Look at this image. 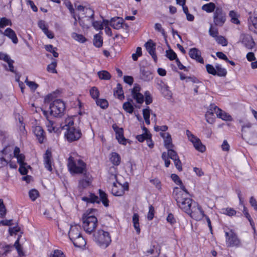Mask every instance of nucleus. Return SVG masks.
<instances>
[{
	"mask_svg": "<svg viewBox=\"0 0 257 257\" xmlns=\"http://www.w3.org/2000/svg\"><path fill=\"white\" fill-rule=\"evenodd\" d=\"M173 196L177 202L178 207L185 212L190 211V209L196 202L187 196V194L180 191L178 187H175Z\"/></svg>",
	"mask_w": 257,
	"mask_h": 257,
	"instance_id": "nucleus-1",
	"label": "nucleus"
},
{
	"mask_svg": "<svg viewBox=\"0 0 257 257\" xmlns=\"http://www.w3.org/2000/svg\"><path fill=\"white\" fill-rule=\"evenodd\" d=\"M93 240L102 248L107 247L111 242L109 233L102 229L98 230L93 233Z\"/></svg>",
	"mask_w": 257,
	"mask_h": 257,
	"instance_id": "nucleus-2",
	"label": "nucleus"
},
{
	"mask_svg": "<svg viewBox=\"0 0 257 257\" xmlns=\"http://www.w3.org/2000/svg\"><path fill=\"white\" fill-rule=\"evenodd\" d=\"M83 227L85 231L90 234L97 225V219L90 213H84L82 216Z\"/></svg>",
	"mask_w": 257,
	"mask_h": 257,
	"instance_id": "nucleus-3",
	"label": "nucleus"
},
{
	"mask_svg": "<svg viewBox=\"0 0 257 257\" xmlns=\"http://www.w3.org/2000/svg\"><path fill=\"white\" fill-rule=\"evenodd\" d=\"M86 166V164L80 159L75 161L72 156L68 158V167L71 172L75 174H84L87 172Z\"/></svg>",
	"mask_w": 257,
	"mask_h": 257,
	"instance_id": "nucleus-4",
	"label": "nucleus"
},
{
	"mask_svg": "<svg viewBox=\"0 0 257 257\" xmlns=\"http://www.w3.org/2000/svg\"><path fill=\"white\" fill-rule=\"evenodd\" d=\"M51 115L56 117H62L65 110V104L61 99H56L49 105Z\"/></svg>",
	"mask_w": 257,
	"mask_h": 257,
	"instance_id": "nucleus-5",
	"label": "nucleus"
},
{
	"mask_svg": "<svg viewBox=\"0 0 257 257\" xmlns=\"http://www.w3.org/2000/svg\"><path fill=\"white\" fill-rule=\"evenodd\" d=\"M226 21V14L221 8L217 7L213 15V21L215 26L221 27Z\"/></svg>",
	"mask_w": 257,
	"mask_h": 257,
	"instance_id": "nucleus-6",
	"label": "nucleus"
},
{
	"mask_svg": "<svg viewBox=\"0 0 257 257\" xmlns=\"http://www.w3.org/2000/svg\"><path fill=\"white\" fill-rule=\"evenodd\" d=\"M187 213L193 219L201 220L205 215L201 206L197 202L193 203V206L190 208V211Z\"/></svg>",
	"mask_w": 257,
	"mask_h": 257,
	"instance_id": "nucleus-7",
	"label": "nucleus"
},
{
	"mask_svg": "<svg viewBox=\"0 0 257 257\" xmlns=\"http://www.w3.org/2000/svg\"><path fill=\"white\" fill-rule=\"evenodd\" d=\"M67 131L65 136L69 142L78 140L81 137L82 134L80 130L75 128L74 126L66 125Z\"/></svg>",
	"mask_w": 257,
	"mask_h": 257,
	"instance_id": "nucleus-8",
	"label": "nucleus"
},
{
	"mask_svg": "<svg viewBox=\"0 0 257 257\" xmlns=\"http://www.w3.org/2000/svg\"><path fill=\"white\" fill-rule=\"evenodd\" d=\"M226 243L227 247H238L241 245L240 239L232 230L225 232Z\"/></svg>",
	"mask_w": 257,
	"mask_h": 257,
	"instance_id": "nucleus-9",
	"label": "nucleus"
},
{
	"mask_svg": "<svg viewBox=\"0 0 257 257\" xmlns=\"http://www.w3.org/2000/svg\"><path fill=\"white\" fill-rule=\"evenodd\" d=\"M239 42H240L243 47L248 50H252L255 45L252 37L250 35L245 33L240 34Z\"/></svg>",
	"mask_w": 257,
	"mask_h": 257,
	"instance_id": "nucleus-10",
	"label": "nucleus"
},
{
	"mask_svg": "<svg viewBox=\"0 0 257 257\" xmlns=\"http://www.w3.org/2000/svg\"><path fill=\"white\" fill-rule=\"evenodd\" d=\"M220 109L214 104H211L209 108L205 114L206 121L209 123H212L214 122V113H217Z\"/></svg>",
	"mask_w": 257,
	"mask_h": 257,
	"instance_id": "nucleus-11",
	"label": "nucleus"
},
{
	"mask_svg": "<svg viewBox=\"0 0 257 257\" xmlns=\"http://www.w3.org/2000/svg\"><path fill=\"white\" fill-rule=\"evenodd\" d=\"M145 47L148 52L151 55L154 61L157 62V56L155 53L156 44L152 40H149L146 44Z\"/></svg>",
	"mask_w": 257,
	"mask_h": 257,
	"instance_id": "nucleus-12",
	"label": "nucleus"
},
{
	"mask_svg": "<svg viewBox=\"0 0 257 257\" xmlns=\"http://www.w3.org/2000/svg\"><path fill=\"white\" fill-rule=\"evenodd\" d=\"M189 56L193 59L196 60L198 62L201 64L204 63V60L201 57V51L196 48H193L190 49L189 51Z\"/></svg>",
	"mask_w": 257,
	"mask_h": 257,
	"instance_id": "nucleus-13",
	"label": "nucleus"
},
{
	"mask_svg": "<svg viewBox=\"0 0 257 257\" xmlns=\"http://www.w3.org/2000/svg\"><path fill=\"white\" fill-rule=\"evenodd\" d=\"M112 128L115 132L116 139L118 142L122 145L126 144V140L123 136V130L122 128L118 127L116 124L112 125Z\"/></svg>",
	"mask_w": 257,
	"mask_h": 257,
	"instance_id": "nucleus-14",
	"label": "nucleus"
},
{
	"mask_svg": "<svg viewBox=\"0 0 257 257\" xmlns=\"http://www.w3.org/2000/svg\"><path fill=\"white\" fill-rule=\"evenodd\" d=\"M81 227L79 224L71 225L69 231V237L70 239H73L79 236L81 233Z\"/></svg>",
	"mask_w": 257,
	"mask_h": 257,
	"instance_id": "nucleus-15",
	"label": "nucleus"
},
{
	"mask_svg": "<svg viewBox=\"0 0 257 257\" xmlns=\"http://www.w3.org/2000/svg\"><path fill=\"white\" fill-rule=\"evenodd\" d=\"M0 255L2 257H7L13 249L14 246L12 244H8L6 242L0 243Z\"/></svg>",
	"mask_w": 257,
	"mask_h": 257,
	"instance_id": "nucleus-16",
	"label": "nucleus"
},
{
	"mask_svg": "<svg viewBox=\"0 0 257 257\" xmlns=\"http://www.w3.org/2000/svg\"><path fill=\"white\" fill-rule=\"evenodd\" d=\"M33 132L39 142L42 144L46 139L45 132L42 127L40 126H36L33 129Z\"/></svg>",
	"mask_w": 257,
	"mask_h": 257,
	"instance_id": "nucleus-17",
	"label": "nucleus"
},
{
	"mask_svg": "<svg viewBox=\"0 0 257 257\" xmlns=\"http://www.w3.org/2000/svg\"><path fill=\"white\" fill-rule=\"evenodd\" d=\"M160 135L164 139V146L167 149L174 147V145L172 144L171 136L169 133H162Z\"/></svg>",
	"mask_w": 257,
	"mask_h": 257,
	"instance_id": "nucleus-18",
	"label": "nucleus"
},
{
	"mask_svg": "<svg viewBox=\"0 0 257 257\" xmlns=\"http://www.w3.org/2000/svg\"><path fill=\"white\" fill-rule=\"evenodd\" d=\"M140 77L141 79L145 81H150L153 78L152 72L148 69L146 68H141L140 70Z\"/></svg>",
	"mask_w": 257,
	"mask_h": 257,
	"instance_id": "nucleus-19",
	"label": "nucleus"
},
{
	"mask_svg": "<svg viewBox=\"0 0 257 257\" xmlns=\"http://www.w3.org/2000/svg\"><path fill=\"white\" fill-rule=\"evenodd\" d=\"M128 187L127 185L125 187L120 186L118 188L115 183H113L112 187L111 188L112 194L116 196H122L124 193V190H128Z\"/></svg>",
	"mask_w": 257,
	"mask_h": 257,
	"instance_id": "nucleus-20",
	"label": "nucleus"
},
{
	"mask_svg": "<svg viewBox=\"0 0 257 257\" xmlns=\"http://www.w3.org/2000/svg\"><path fill=\"white\" fill-rule=\"evenodd\" d=\"M51 159H52V153L51 151L47 150L44 156V164L45 168L49 170V171H52V162H51Z\"/></svg>",
	"mask_w": 257,
	"mask_h": 257,
	"instance_id": "nucleus-21",
	"label": "nucleus"
},
{
	"mask_svg": "<svg viewBox=\"0 0 257 257\" xmlns=\"http://www.w3.org/2000/svg\"><path fill=\"white\" fill-rule=\"evenodd\" d=\"M3 34L4 35V40H5V37L7 36L11 39L12 42L14 44H17L18 42V40L17 37V35L14 31H13L11 28H7L6 29L4 32H3Z\"/></svg>",
	"mask_w": 257,
	"mask_h": 257,
	"instance_id": "nucleus-22",
	"label": "nucleus"
},
{
	"mask_svg": "<svg viewBox=\"0 0 257 257\" xmlns=\"http://www.w3.org/2000/svg\"><path fill=\"white\" fill-rule=\"evenodd\" d=\"M123 20L119 17L113 18L110 22V25L116 30H119L122 27Z\"/></svg>",
	"mask_w": 257,
	"mask_h": 257,
	"instance_id": "nucleus-23",
	"label": "nucleus"
},
{
	"mask_svg": "<svg viewBox=\"0 0 257 257\" xmlns=\"http://www.w3.org/2000/svg\"><path fill=\"white\" fill-rule=\"evenodd\" d=\"M83 175L84 178L79 181L78 184V187L82 189L87 188L91 184V181L88 178L87 172L84 173Z\"/></svg>",
	"mask_w": 257,
	"mask_h": 257,
	"instance_id": "nucleus-24",
	"label": "nucleus"
},
{
	"mask_svg": "<svg viewBox=\"0 0 257 257\" xmlns=\"http://www.w3.org/2000/svg\"><path fill=\"white\" fill-rule=\"evenodd\" d=\"M70 240L73 242L74 245L76 247H82L84 246L86 244L85 239L81 234L79 236L73 239H71Z\"/></svg>",
	"mask_w": 257,
	"mask_h": 257,
	"instance_id": "nucleus-25",
	"label": "nucleus"
},
{
	"mask_svg": "<svg viewBox=\"0 0 257 257\" xmlns=\"http://www.w3.org/2000/svg\"><path fill=\"white\" fill-rule=\"evenodd\" d=\"M195 148L200 152H204L206 150V147L201 142L199 139L197 137H193V141H191Z\"/></svg>",
	"mask_w": 257,
	"mask_h": 257,
	"instance_id": "nucleus-26",
	"label": "nucleus"
},
{
	"mask_svg": "<svg viewBox=\"0 0 257 257\" xmlns=\"http://www.w3.org/2000/svg\"><path fill=\"white\" fill-rule=\"evenodd\" d=\"M133 226L136 232L139 234L141 232L139 223V215L137 213H134L133 216Z\"/></svg>",
	"mask_w": 257,
	"mask_h": 257,
	"instance_id": "nucleus-27",
	"label": "nucleus"
},
{
	"mask_svg": "<svg viewBox=\"0 0 257 257\" xmlns=\"http://www.w3.org/2000/svg\"><path fill=\"white\" fill-rule=\"evenodd\" d=\"M82 200L89 203H100V200L98 199V197L93 193H90L88 197H82Z\"/></svg>",
	"mask_w": 257,
	"mask_h": 257,
	"instance_id": "nucleus-28",
	"label": "nucleus"
},
{
	"mask_svg": "<svg viewBox=\"0 0 257 257\" xmlns=\"http://www.w3.org/2000/svg\"><path fill=\"white\" fill-rule=\"evenodd\" d=\"M216 9L215 5L213 3H209L202 6V10L208 13L213 12Z\"/></svg>",
	"mask_w": 257,
	"mask_h": 257,
	"instance_id": "nucleus-29",
	"label": "nucleus"
},
{
	"mask_svg": "<svg viewBox=\"0 0 257 257\" xmlns=\"http://www.w3.org/2000/svg\"><path fill=\"white\" fill-rule=\"evenodd\" d=\"M100 199L105 207L109 206V200L107 199V195L102 190L99 189Z\"/></svg>",
	"mask_w": 257,
	"mask_h": 257,
	"instance_id": "nucleus-30",
	"label": "nucleus"
},
{
	"mask_svg": "<svg viewBox=\"0 0 257 257\" xmlns=\"http://www.w3.org/2000/svg\"><path fill=\"white\" fill-rule=\"evenodd\" d=\"M110 160L114 165L118 166L120 163V157L117 153L113 152L111 153Z\"/></svg>",
	"mask_w": 257,
	"mask_h": 257,
	"instance_id": "nucleus-31",
	"label": "nucleus"
},
{
	"mask_svg": "<svg viewBox=\"0 0 257 257\" xmlns=\"http://www.w3.org/2000/svg\"><path fill=\"white\" fill-rule=\"evenodd\" d=\"M98 76L101 80H109L111 78L110 74L107 71L102 70L97 73Z\"/></svg>",
	"mask_w": 257,
	"mask_h": 257,
	"instance_id": "nucleus-32",
	"label": "nucleus"
},
{
	"mask_svg": "<svg viewBox=\"0 0 257 257\" xmlns=\"http://www.w3.org/2000/svg\"><path fill=\"white\" fill-rule=\"evenodd\" d=\"M43 114L44 115L47 117L48 122L47 123V126L48 128V131L49 132H52L53 131H55V127L53 126L54 122L52 120L49 119L48 116V113L47 111L44 110L43 111Z\"/></svg>",
	"mask_w": 257,
	"mask_h": 257,
	"instance_id": "nucleus-33",
	"label": "nucleus"
},
{
	"mask_svg": "<svg viewBox=\"0 0 257 257\" xmlns=\"http://www.w3.org/2000/svg\"><path fill=\"white\" fill-rule=\"evenodd\" d=\"M84 12L85 15L84 18L86 19L87 21L88 19H94V12L92 9L90 8H86Z\"/></svg>",
	"mask_w": 257,
	"mask_h": 257,
	"instance_id": "nucleus-34",
	"label": "nucleus"
},
{
	"mask_svg": "<svg viewBox=\"0 0 257 257\" xmlns=\"http://www.w3.org/2000/svg\"><path fill=\"white\" fill-rule=\"evenodd\" d=\"M102 44L103 40L102 37L98 34H96L93 39V45L97 48H100L102 46Z\"/></svg>",
	"mask_w": 257,
	"mask_h": 257,
	"instance_id": "nucleus-35",
	"label": "nucleus"
},
{
	"mask_svg": "<svg viewBox=\"0 0 257 257\" xmlns=\"http://www.w3.org/2000/svg\"><path fill=\"white\" fill-rule=\"evenodd\" d=\"M216 115L218 117L221 118L224 120H231V116L226 113V112L222 111L221 109L218 111V112L216 113Z\"/></svg>",
	"mask_w": 257,
	"mask_h": 257,
	"instance_id": "nucleus-36",
	"label": "nucleus"
},
{
	"mask_svg": "<svg viewBox=\"0 0 257 257\" xmlns=\"http://www.w3.org/2000/svg\"><path fill=\"white\" fill-rule=\"evenodd\" d=\"M216 71L217 72L216 75L218 76L224 77L227 74V71L225 69L222 68L220 65H216L215 66Z\"/></svg>",
	"mask_w": 257,
	"mask_h": 257,
	"instance_id": "nucleus-37",
	"label": "nucleus"
},
{
	"mask_svg": "<svg viewBox=\"0 0 257 257\" xmlns=\"http://www.w3.org/2000/svg\"><path fill=\"white\" fill-rule=\"evenodd\" d=\"M229 16L231 18V22L235 24H239L240 21L238 19V15L234 11L229 12Z\"/></svg>",
	"mask_w": 257,
	"mask_h": 257,
	"instance_id": "nucleus-38",
	"label": "nucleus"
},
{
	"mask_svg": "<svg viewBox=\"0 0 257 257\" xmlns=\"http://www.w3.org/2000/svg\"><path fill=\"white\" fill-rule=\"evenodd\" d=\"M97 105L100 106L102 109L107 108L108 102L105 99H98L95 100Z\"/></svg>",
	"mask_w": 257,
	"mask_h": 257,
	"instance_id": "nucleus-39",
	"label": "nucleus"
},
{
	"mask_svg": "<svg viewBox=\"0 0 257 257\" xmlns=\"http://www.w3.org/2000/svg\"><path fill=\"white\" fill-rule=\"evenodd\" d=\"M88 21H89V23L92 25L96 30H102L103 29V25L100 21H94V19H88Z\"/></svg>",
	"mask_w": 257,
	"mask_h": 257,
	"instance_id": "nucleus-40",
	"label": "nucleus"
},
{
	"mask_svg": "<svg viewBox=\"0 0 257 257\" xmlns=\"http://www.w3.org/2000/svg\"><path fill=\"white\" fill-rule=\"evenodd\" d=\"M72 37L76 41L82 43L86 41V39L82 35L76 33H73Z\"/></svg>",
	"mask_w": 257,
	"mask_h": 257,
	"instance_id": "nucleus-41",
	"label": "nucleus"
},
{
	"mask_svg": "<svg viewBox=\"0 0 257 257\" xmlns=\"http://www.w3.org/2000/svg\"><path fill=\"white\" fill-rule=\"evenodd\" d=\"M122 107L126 112L129 113H132L134 110L133 106L130 101L124 102Z\"/></svg>",
	"mask_w": 257,
	"mask_h": 257,
	"instance_id": "nucleus-42",
	"label": "nucleus"
},
{
	"mask_svg": "<svg viewBox=\"0 0 257 257\" xmlns=\"http://www.w3.org/2000/svg\"><path fill=\"white\" fill-rule=\"evenodd\" d=\"M168 152L166 153L167 156L168 158L171 159L173 160L179 158L178 155L176 151H175L173 148L167 149Z\"/></svg>",
	"mask_w": 257,
	"mask_h": 257,
	"instance_id": "nucleus-43",
	"label": "nucleus"
},
{
	"mask_svg": "<svg viewBox=\"0 0 257 257\" xmlns=\"http://www.w3.org/2000/svg\"><path fill=\"white\" fill-rule=\"evenodd\" d=\"M90 94L92 98L96 100L99 96V91L97 87H93L89 90Z\"/></svg>",
	"mask_w": 257,
	"mask_h": 257,
	"instance_id": "nucleus-44",
	"label": "nucleus"
},
{
	"mask_svg": "<svg viewBox=\"0 0 257 257\" xmlns=\"http://www.w3.org/2000/svg\"><path fill=\"white\" fill-rule=\"evenodd\" d=\"M45 48L47 51L52 53L54 57H58L59 54L56 52L57 49L56 47H53L52 45H47L45 46Z\"/></svg>",
	"mask_w": 257,
	"mask_h": 257,
	"instance_id": "nucleus-45",
	"label": "nucleus"
},
{
	"mask_svg": "<svg viewBox=\"0 0 257 257\" xmlns=\"http://www.w3.org/2000/svg\"><path fill=\"white\" fill-rule=\"evenodd\" d=\"M12 24L11 20L5 17L2 18L0 19V29L3 28L7 26H12Z\"/></svg>",
	"mask_w": 257,
	"mask_h": 257,
	"instance_id": "nucleus-46",
	"label": "nucleus"
},
{
	"mask_svg": "<svg viewBox=\"0 0 257 257\" xmlns=\"http://www.w3.org/2000/svg\"><path fill=\"white\" fill-rule=\"evenodd\" d=\"M208 32L209 35L214 39H215L218 36V29L214 28L212 24L210 25Z\"/></svg>",
	"mask_w": 257,
	"mask_h": 257,
	"instance_id": "nucleus-47",
	"label": "nucleus"
},
{
	"mask_svg": "<svg viewBox=\"0 0 257 257\" xmlns=\"http://www.w3.org/2000/svg\"><path fill=\"white\" fill-rule=\"evenodd\" d=\"M7 209L2 199H0V217L4 218L6 215Z\"/></svg>",
	"mask_w": 257,
	"mask_h": 257,
	"instance_id": "nucleus-48",
	"label": "nucleus"
},
{
	"mask_svg": "<svg viewBox=\"0 0 257 257\" xmlns=\"http://www.w3.org/2000/svg\"><path fill=\"white\" fill-rule=\"evenodd\" d=\"M57 66V62L56 60L53 61L51 64L48 65L47 67V70L48 72L52 73H56L57 70L56 67Z\"/></svg>",
	"mask_w": 257,
	"mask_h": 257,
	"instance_id": "nucleus-49",
	"label": "nucleus"
},
{
	"mask_svg": "<svg viewBox=\"0 0 257 257\" xmlns=\"http://www.w3.org/2000/svg\"><path fill=\"white\" fill-rule=\"evenodd\" d=\"M166 56L170 60H176L177 58L176 54L171 49L166 51Z\"/></svg>",
	"mask_w": 257,
	"mask_h": 257,
	"instance_id": "nucleus-50",
	"label": "nucleus"
},
{
	"mask_svg": "<svg viewBox=\"0 0 257 257\" xmlns=\"http://www.w3.org/2000/svg\"><path fill=\"white\" fill-rule=\"evenodd\" d=\"M79 23L83 29L89 28L90 25V23H89V21H87L84 17L79 18Z\"/></svg>",
	"mask_w": 257,
	"mask_h": 257,
	"instance_id": "nucleus-51",
	"label": "nucleus"
},
{
	"mask_svg": "<svg viewBox=\"0 0 257 257\" xmlns=\"http://www.w3.org/2000/svg\"><path fill=\"white\" fill-rule=\"evenodd\" d=\"M49 257H65V255L61 250L55 249L50 253Z\"/></svg>",
	"mask_w": 257,
	"mask_h": 257,
	"instance_id": "nucleus-52",
	"label": "nucleus"
},
{
	"mask_svg": "<svg viewBox=\"0 0 257 257\" xmlns=\"http://www.w3.org/2000/svg\"><path fill=\"white\" fill-rule=\"evenodd\" d=\"M215 39L218 44H220L223 46H226L227 45V41L223 36H218Z\"/></svg>",
	"mask_w": 257,
	"mask_h": 257,
	"instance_id": "nucleus-53",
	"label": "nucleus"
},
{
	"mask_svg": "<svg viewBox=\"0 0 257 257\" xmlns=\"http://www.w3.org/2000/svg\"><path fill=\"white\" fill-rule=\"evenodd\" d=\"M132 96L138 103L142 104L144 101V96L142 93H136Z\"/></svg>",
	"mask_w": 257,
	"mask_h": 257,
	"instance_id": "nucleus-54",
	"label": "nucleus"
},
{
	"mask_svg": "<svg viewBox=\"0 0 257 257\" xmlns=\"http://www.w3.org/2000/svg\"><path fill=\"white\" fill-rule=\"evenodd\" d=\"M65 6L69 9L70 13L72 15L73 18L75 19V10L73 9V6L71 2L69 1H65L64 2Z\"/></svg>",
	"mask_w": 257,
	"mask_h": 257,
	"instance_id": "nucleus-55",
	"label": "nucleus"
},
{
	"mask_svg": "<svg viewBox=\"0 0 257 257\" xmlns=\"http://www.w3.org/2000/svg\"><path fill=\"white\" fill-rule=\"evenodd\" d=\"M239 123L242 124L241 125V132H246V128H249L251 127L252 124L249 122H245L243 123V121L242 120L239 119L238 120Z\"/></svg>",
	"mask_w": 257,
	"mask_h": 257,
	"instance_id": "nucleus-56",
	"label": "nucleus"
},
{
	"mask_svg": "<svg viewBox=\"0 0 257 257\" xmlns=\"http://www.w3.org/2000/svg\"><path fill=\"white\" fill-rule=\"evenodd\" d=\"M39 194L36 189H32L29 192V197L32 201H35L37 198Z\"/></svg>",
	"mask_w": 257,
	"mask_h": 257,
	"instance_id": "nucleus-57",
	"label": "nucleus"
},
{
	"mask_svg": "<svg viewBox=\"0 0 257 257\" xmlns=\"http://www.w3.org/2000/svg\"><path fill=\"white\" fill-rule=\"evenodd\" d=\"M148 136L149 137H151L152 135L150 133H144L142 135H137L136 137V139L140 142H143L145 140H146Z\"/></svg>",
	"mask_w": 257,
	"mask_h": 257,
	"instance_id": "nucleus-58",
	"label": "nucleus"
},
{
	"mask_svg": "<svg viewBox=\"0 0 257 257\" xmlns=\"http://www.w3.org/2000/svg\"><path fill=\"white\" fill-rule=\"evenodd\" d=\"M25 83L33 91H35L38 87V85L36 83L29 81L28 78H26Z\"/></svg>",
	"mask_w": 257,
	"mask_h": 257,
	"instance_id": "nucleus-59",
	"label": "nucleus"
},
{
	"mask_svg": "<svg viewBox=\"0 0 257 257\" xmlns=\"http://www.w3.org/2000/svg\"><path fill=\"white\" fill-rule=\"evenodd\" d=\"M145 99H144V101L147 105H149L152 103L153 98L149 91H146L145 92Z\"/></svg>",
	"mask_w": 257,
	"mask_h": 257,
	"instance_id": "nucleus-60",
	"label": "nucleus"
},
{
	"mask_svg": "<svg viewBox=\"0 0 257 257\" xmlns=\"http://www.w3.org/2000/svg\"><path fill=\"white\" fill-rule=\"evenodd\" d=\"M206 68L207 72L209 74H212L213 75H216L217 72L216 71V68H215L212 65L207 64L206 65Z\"/></svg>",
	"mask_w": 257,
	"mask_h": 257,
	"instance_id": "nucleus-61",
	"label": "nucleus"
},
{
	"mask_svg": "<svg viewBox=\"0 0 257 257\" xmlns=\"http://www.w3.org/2000/svg\"><path fill=\"white\" fill-rule=\"evenodd\" d=\"M154 28L156 31L160 32L165 38L166 37V34L165 33V30L162 28L161 24L160 23H156L155 25Z\"/></svg>",
	"mask_w": 257,
	"mask_h": 257,
	"instance_id": "nucleus-62",
	"label": "nucleus"
},
{
	"mask_svg": "<svg viewBox=\"0 0 257 257\" xmlns=\"http://www.w3.org/2000/svg\"><path fill=\"white\" fill-rule=\"evenodd\" d=\"M142 55V48L140 47H137L136 49V53H133L132 54V58L134 61H137L139 56H141Z\"/></svg>",
	"mask_w": 257,
	"mask_h": 257,
	"instance_id": "nucleus-63",
	"label": "nucleus"
},
{
	"mask_svg": "<svg viewBox=\"0 0 257 257\" xmlns=\"http://www.w3.org/2000/svg\"><path fill=\"white\" fill-rule=\"evenodd\" d=\"M250 31L257 33V19L252 21V24L249 26Z\"/></svg>",
	"mask_w": 257,
	"mask_h": 257,
	"instance_id": "nucleus-64",
	"label": "nucleus"
}]
</instances>
